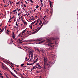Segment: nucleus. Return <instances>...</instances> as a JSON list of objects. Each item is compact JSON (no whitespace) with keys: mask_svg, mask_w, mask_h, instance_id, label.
<instances>
[{"mask_svg":"<svg viewBox=\"0 0 78 78\" xmlns=\"http://www.w3.org/2000/svg\"><path fill=\"white\" fill-rule=\"evenodd\" d=\"M46 41L48 43V46H49L51 47V49H54V45H55L54 44H56V41H54L53 42V43H51V40L50 39H46Z\"/></svg>","mask_w":78,"mask_h":78,"instance_id":"f257e3e1","label":"nucleus"},{"mask_svg":"<svg viewBox=\"0 0 78 78\" xmlns=\"http://www.w3.org/2000/svg\"><path fill=\"white\" fill-rule=\"evenodd\" d=\"M41 41V39H39L37 40H30L27 41H22V42H35V44H37V42H38V41Z\"/></svg>","mask_w":78,"mask_h":78,"instance_id":"f03ea898","label":"nucleus"},{"mask_svg":"<svg viewBox=\"0 0 78 78\" xmlns=\"http://www.w3.org/2000/svg\"><path fill=\"white\" fill-rule=\"evenodd\" d=\"M44 69H46V66H47V59H46L45 58H44Z\"/></svg>","mask_w":78,"mask_h":78,"instance_id":"7ed1b4c3","label":"nucleus"},{"mask_svg":"<svg viewBox=\"0 0 78 78\" xmlns=\"http://www.w3.org/2000/svg\"><path fill=\"white\" fill-rule=\"evenodd\" d=\"M27 30L25 29V30H23L22 32H21L20 34L18 36L19 37H20V36H21V35L23 33H25V31H26Z\"/></svg>","mask_w":78,"mask_h":78,"instance_id":"20e7f679","label":"nucleus"},{"mask_svg":"<svg viewBox=\"0 0 78 78\" xmlns=\"http://www.w3.org/2000/svg\"><path fill=\"white\" fill-rule=\"evenodd\" d=\"M47 67H48V68H50V67H51V66L49 64H47L46 66V69Z\"/></svg>","mask_w":78,"mask_h":78,"instance_id":"39448f33","label":"nucleus"},{"mask_svg":"<svg viewBox=\"0 0 78 78\" xmlns=\"http://www.w3.org/2000/svg\"><path fill=\"white\" fill-rule=\"evenodd\" d=\"M12 37L14 39H15V37H14V32L13 33L12 35Z\"/></svg>","mask_w":78,"mask_h":78,"instance_id":"423d86ee","label":"nucleus"},{"mask_svg":"<svg viewBox=\"0 0 78 78\" xmlns=\"http://www.w3.org/2000/svg\"><path fill=\"white\" fill-rule=\"evenodd\" d=\"M49 4L50 5V7H51V6L52 5V2H51V1H50V0H49Z\"/></svg>","mask_w":78,"mask_h":78,"instance_id":"0eeeda50","label":"nucleus"},{"mask_svg":"<svg viewBox=\"0 0 78 78\" xmlns=\"http://www.w3.org/2000/svg\"><path fill=\"white\" fill-rule=\"evenodd\" d=\"M30 54L31 56H32V55H33V51H30Z\"/></svg>","mask_w":78,"mask_h":78,"instance_id":"6e6552de","label":"nucleus"},{"mask_svg":"<svg viewBox=\"0 0 78 78\" xmlns=\"http://www.w3.org/2000/svg\"><path fill=\"white\" fill-rule=\"evenodd\" d=\"M5 30V27H3L1 30V31H0V33H2L3 31L4 30Z\"/></svg>","mask_w":78,"mask_h":78,"instance_id":"1a4fd4ad","label":"nucleus"},{"mask_svg":"<svg viewBox=\"0 0 78 78\" xmlns=\"http://www.w3.org/2000/svg\"><path fill=\"white\" fill-rule=\"evenodd\" d=\"M44 41H41L39 42L38 43V44H42V43H44Z\"/></svg>","mask_w":78,"mask_h":78,"instance_id":"9d476101","label":"nucleus"},{"mask_svg":"<svg viewBox=\"0 0 78 78\" xmlns=\"http://www.w3.org/2000/svg\"><path fill=\"white\" fill-rule=\"evenodd\" d=\"M33 64H34V63H30V64L28 63H27V65H28V66L33 65Z\"/></svg>","mask_w":78,"mask_h":78,"instance_id":"9b49d317","label":"nucleus"},{"mask_svg":"<svg viewBox=\"0 0 78 78\" xmlns=\"http://www.w3.org/2000/svg\"><path fill=\"white\" fill-rule=\"evenodd\" d=\"M21 37V39H25V37L24 36H23L22 35Z\"/></svg>","mask_w":78,"mask_h":78,"instance_id":"f8f14e48","label":"nucleus"},{"mask_svg":"<svg viewBox=\"0 0 78 78\" xmlns=\"http://www.w3.org/2000/svg\"><path fill=\"white\" fill-rule=\"evenodd\" d=\"M2 67L3 68V69L4 68V67H5V66L3 65V63H2Z\"/></svg>","mask_w":78,"mask_h":78,"instance_id":"ddd939ff","label":"nucleus"},{"mask_svg":"<svg viewBox=\"0 0 78 78\" xmlns=\"http://www.w3.org/2000/svg\"><path fill=\"white\" fill-rule=\"evenodd\" d=\"M31 56V58L30 59H31V60H33V55H32V56Z\"/></svg>","mask_w":78,"mask_h":78,"instance_id":"4468645a","label":"nucleus"},{"mask_svg":"<svg viewBox=\"0 0 78 78\" xmlns=\"http://www.w3.org/2000/svg\"><path fill=\"white\" fill-rule=\"evenodd\" d=\"M39 31V30H36V31H34L33 33V34H35V33H36L37 31Z\"/></svg>","mask_w":78,"mask_h":78,"instance_id":"2eb2a0df","label":"nucleus"},{"mask_svg":"<svg viewBox=\"0 0 78 78\" xmlns=\"http://www.w3.org/2000/svg\"><path fill=\"white\" fill-rule=\"evenodd\" d=\"M43 27V25H41V26L39 27V28L38 29V30H39L41 28V27Z\"/></svg>","mask_w":78,"mask_h":78,"instance_id":"dca6fc26","label":"nucleus"},{"mask_svg":"<svg viewBox=\"0 0 78 78\" xmlns=\"http://www.w3.org/2000/svg\"><path fill=\"white\" fill-rule=\"evenodd\" d=\"M19 43H20V44H22V42H21L20 40V39H19Z\"/></svg>","mask_w":78,"mask_h":78,"instance_id":"f3484780","label":"nucleus"},{"mask_svg":"<svg viewBox=\"0 0 78 78\" xmlns=\"http://www.w3.org/2000/svg\"><path fill=\"white\" fill-rule=\"evenodd\" d=\"M35 67H36V66H34V67H33L32 69L33 70H34V69H36V68H35Z\"/></svg>","mask_w":78,"mask_h":78,"instance_id":"a211bd4d","label":"nucleus"},{"mask_svg":"<svg viewBox=\"0 0 78 78\" xmlns=\"http://www.w3.org/2000/svg\"><path fill=\"white\" fill-rule=\"evenodd\" d=\"M23 66H24V64L23 63L21 65V67H22Z\"/></svg>","mask_w":78,"mask_h":78,"instance_id":"6ab92c4d","label":"nucleus"},{"mask_svg":"<svg viewBox=\"0 0 78 78\" xmlns=\"http://www.w3.org/2000/svg\"><path fill=\"white\" fill-rule=\"evenodd\" d=\"M17 11V9H16V10H13V12H14V13L15 12H16V11Z\"/></svg>","mask_w":78,"mask_h":78,"instance_id":"aec40b11","label":"nucleus"},{"mask_svg":"<svg viewBox=\"0 0 78 78\" xmlns=\"http://www.w3.org/2000/svg\"><path fill=\"white\" fill-rule=\"evenodd\" d=\"M42 56H43V58H45V56H44V54H43Z\"/></svg>","mask_w":78,"mask_h":78,"instance_id":"412c9836","label":"nucleus"},{"mask_svg":"<svg viewBox=\"0 0 78 78\" xmlns=\"http://www.w3.org/2000/svg\"><path fill=\"white\" fill-rule=\"evenodd\" d=\"M36 22V21H35L34 22H33L32 23V24H34L35 23V22Z\"/></svg>","mask_w":78,"mask_h":78,"instance_id":"4be33fe9","label":"nucleus"},{"mask_svg":"<svg viewBox=\"0 0 78 78\" xmlns=\"http://www.w3.org/2000/svg\"><path fill=\"white\" fill-rule=\"evenodd\" d=\"M39 8V5H37V6L36 7V8L37 9L38 8Z\"/></svg>","mask_w":78,"mask_h":78,"instance_id":"5701e85b","label":"nucleus"},{"mask_svg":"<svg viewBox=\"0 0 78 78\" xmlns=\"http://www.w3.org/2000/svg\"><path fill=\"white\" fill-rule=\"evenodd\" d=\"M38 67H39L40 68H41V66H40V65H37Z\"/></svg>","mask_w":78,"mask_h":78,"instance_id":"b1692460","label":"nucleus"},{"mask_svg":"<svg viewBox=\"0 0 78 78\" xmlns=\"http://www.w3.org/2000/svg\"><path fill=\"white\" fill-rule=\"evenodd\" d=\"M3 69L5 70V69H7V68L5 66H4V68Z\"/></svg>","mask_w":78,"mask_h":78,"instance_id":"393cba45","label":"nucleus"},{"mask_svg":"<svg viewBox=\"0 0 78 78\" xmlns=\"http://www.w3.org/2000/svg\"><path fill=\"white\" fill-rule=\"evenodd\" d=\"M16 4H17V5H19V4H20V2H16Z\"/></svg>","mask_w":78,"mask_h":78,"instance_id":"a878e982","label":"nucleus"},{"mask_svg":"<svg viewBox=\"0 0 78 78\" xmlns=\"http://www.w3.org/2000/svg\"><path fill=\"white\" fill-rule=\"evenodd\" d=\"M49 63H50L51 64H53V63L52 62H49Z\"/></svg>","mask_w":78,"mask_h":78,"instance_id":"bb28decb","label":"nucleus"},{"mask_svg":"<svg viewBox=\"0 0 78 78\" xmlns=\"http://www.w3.org/2000/svg\"><path fill=\"white\" fill-rule=\"evenodd\" d=\"M16 24L17 27H18V24H17V22H16Z\"/></svg>","mask_w":78,"mask_h":78,"instance_id":"cd10ccee","label":"nucleus"},{"mask_svg":"<svg viewBox=\"0 0 78 78\" xmlns=\"http://www.w3.org/2000/svg\"><path fill=\"white\" fill-rule=\"evenodd\" d=\"M12 19H13V17H12V18L10 19L9 20V21H10V20H11Z\"/></svg>","mask_w":78,"mask_h":78,"instance_id":"c85d7f7f","label":"nucleus"},{"mask_svg":"<svg viewBox=\"0 0 78 78\" xmlns=\"http://www.w3.org/2000/svg\"><path fill=\"white\" fill-rule=\"evenodd\" d=\"M30 28H31V29H32V28H33L32 26H30Z\"/></svg>","mask_w":78,"mask_h":78,"instance_id":"c756f323","label":"nucleus"},{"mask_svg":"<svg viewBox=\"0 0 78 78\" xmlns=\"http://www.w3.org/2000/svg\"><path fill=\"white\" fill-rule=\"evenodd\" d=\"M36 62H37V61H36H36H34V63H36Z\"/></svg>","mask_w":78,"mask_h":78,"instance_id":"7c9ffc66","label":"nucleus"},{"mask_svg":"<svg viewBox=\"0 0 78 78\" xmlns=\"http://www.w3.org/2000/svg\"><path fill=\"white\" fill-rule=\"evenodd\" d=\"M30 0L31 3H33V1L32 0Z\"/></svg>","mask_w":78,"mask_h":78,"instance_id":"2f4dec72","label":"nucleus"},{"mask_svg":"<svg viewBox=\"0 0 78 78\" xmlns=\"http://www.w3.org/2000/svg\"><path fill=\"white\" fill-rule=\"evenodd\" d=\"M16 30H17L18 31L19 30V29H18V27H17L16 28Z\"/></svg>","mask_w":78,"mask_h":78,"instance_id":"473e14b6","label":"nucleus"},{"mask_svg":"<svg viewBox=\"0 0 78 78\" xmlns=\"http://www.w3.org/2000/svg\"><path fill=\"white\" fill-rule=\"evenodd\" d=\"M41 6H43V4L42 3V2H41Z\"/></svg>","mask_w":78,"mask_h":78,"instance_id":"72a5a7b5","label":"nucleus"},{"mask_svg":"<svg viewBox=\"0 0 78 78\" xmlns=\"http://www.w3.org/2000/svg\"><path fill=\"white\" fill-rule=\"evenodd\" d=\"M7 32H9V33H10V32L9 31V30H7Z\"/></svg>","mask_w":78,"mask_h":78,"instance_id":"f704fd0d","label":"nucleus"},{"mask_svg":"<svg viewBox=\"0 0 78 78\" xmlns=\"http://www.w3.org/2000/svg\"><path fill=\"white\" fill-rule=\"evenodd\" d=\"M24 23L25 25H27V23H26V22H24Z\"/></svg>","mask_w":78,"mask_h":78,"instance_id":"c9c22d12","label":"nucleus"},{"mask_svg":"<svg viewBox=\"0 0 78 78\" xmlns=\"http://www.w3.org/2000/svg\"><path fill=\"white\" fill-rule=\"evenodd\" d=\"M19 69L18 68L16 69V70H17L18 71H19Z\"/></svg>","mask_w":78,"mask_h":78,"instance_id":"e433bc0d","label":"nucleus"},{"mask_svg":"<svg viewBox=\"0 0 78 78\" xmlns=\"http://www.w3.org/2000/svg\"><path fill=\"white\" fill-rule=\"evenodd\" d=\"M2 75V74L0 73V76L1 77Z\"/></svg>","mask_w":78,"mask_h":78,"instance_id":"4c0bfd02","label":"nucleus"},{"mask_svg":"<svg viewBox=\"0 0 78 78\" xmlns=\"http://www.w3.org/2000/svg\"><path fill=\"white\" fill-rule=\"evenodd\" d=\"M16 74H18V73H17V71H15Z\"/></svg>","mask_w":78,"mask_h":78,"instance_id":"58836bf2","label":"nucleus"},{"mask_svg":"<svg viewBox=\"0 0 78 78\" xmlns=\"http://www.w3.org/2000/svg\"><path fill=\"white\" fill-rule=\"evenodd\" d=\"M16 28H17V27L16 26H15L14 27V28H15V30H16Z\"/></svg>","mask_w":78,"mask_h":78,"instance_id":"ea45409f","label":"nucleus"},{"mask_svg":"<svg viewBox=\"0 0 78 78\" xmlns=\"http://www.w3.org/2000/svg\"><path fill=\"white\" fill-rule=\"evenodd\" d=\"M36 73H39V72L38 71H37L36 72Z\"/></svg>","mask_w":78,"mask_h":78,"instance_id":"a19ab883","label":"nucleus"},{"mask_svg":"<svg viewBox=\"0 0 78 78\" xmlns=\"http://www.w3.org/2000/svg\"><path fill=\"white\" fill-rule=\"evenodd\" d=\"M24 7H27V6H26V5H25V4H24Z\"/></svg>","mask_w":78,"mask_h":78,"instance_id":"79ce46f5","label":"nucleus"},{"mask_svg":"<svg viewBox=\"0 0 78 78\" xmlns=\"http://www.w3.org/2000/svg\"><path fill=\"white\" fill-rule=\"evenodd\" d=\"M41 24H42V23H41V22L39 24V25H41Z\"/></svg>","mask_w":78,"mask_h":78,"instance_id":"37998d69","label":"nucleus"},{"mask_svg":"<svg viewBox=\"0 0 78 78\" xmlns=\"http://www.w3.org/2000/svg\"><path fill=\"white\" fill-rule=\"evenodd\" d=\"M20 18H21L20 16H19V18L20 19Z\"/></svg>","mask_w":78,"mask_h":78,"instance_id":"c03bdc74","label":"nucleus"},{"mask_svg":"<svg viewBox=\"0 0 78 78\" xmlns=\"http://www.w3.org/2000/svg\"><path fill=\"white\" fill-rule=\"evenodd\" d=\"M9 2H10V1H9V4L8 5H9Z\"/></svg>","mask_w":78,"mask_h":78,"instance_id":"a18cd8bd","label":"nucleus"},{"mask_svg":"<svg viewBox=\"0 0 78 78\" xmlns=\"http://www.w3.org/2000/svg\"><path fill=\"white\" fill-rule=\"evenodd\" d=\"M36 58H37L36 56H35V57L34 58V59H35Z\"/></svg>","mask_w":78,"mask_h":78,"instance_id":"49530a36","label":"nucleus"},{"mask_svg":"<svg viewBox=\"0 0 78 78\" xmlns=\"http://www.w3.org/2000/svg\"><path fill=\"white\" fill-rule=\"evenodd\" d=\"M25 3H26V4H28V2H27L26 1H25Z\"/></svg>","mask_w":78,"mask_h":78,"instance_id":"de8ad7c7","label":"nucleus"},{"mask_svg":"<svg viewBox=\"0 0 78 78\" xmlns=\"http://www.w3.org/2000/svg\"><path fill=\"white\" fill-rule=\"evenodd\" d=\"M38 58H37L36 59V61H38Z\"/></svg>","mask_w":78,"mask_h":78,"instance_id":"09e8293b","label":"nucleus"},{"mask_svg":"<svg viewBox=\"0 0 78 78\" xmlns=\"http://www.w3.org/2000/svg\"><path fill=\"white\" fill-rule=\"evenodd\" d=\"M41 8H42V7H41L40 8V9L41 11H42V9H41Z\"/></svg>","mask_w":78,"mask_h":78,"instance_id":"8fccbe9b","label":"nucleus"},{"mask_svg":"<svg viewBox=\"0 0 78 78\" xmlns=\"http://www.w3.org/2000/svg\"><path fill=\"white\" fill-rule=\"evenodd\" d=\"M37 50H38L39 52H40V51L38 49H37Z\"/></svg>","mask_w":78,"mask_h":78,"instance_id":"3c124183","label":"nucleus"},{"mask_svg":"<svg viewBox=\"0 0 78 78\" xmlns=\"http://www.w3.org/2000/svg\"><path fill=\"white\" fill-rule=\"evenodd\" d=\"M8 6V5H4V7H6Z\"/></svg>","mask_w":78,"mask_h":78,"instance_id":"603ef678","label":"nucleus"},{"mask_svg":"<svg viewBox=\"0 0 78 78\" xmlns=\"http://www.w3.org/2000/svg\"><path fill=\"white\" fill-rule=\"evenodd\" d=\"M6 33H7V34H9V33H8V32H6Z\"/></svg>","mask_w":78,"mask_h":78,"instance_id":"864d4df0","label":"nucleus"},{"mask_svg":"<svg viewBox=\"0 0 78 78\" xmlns=\"http://www.w3.org/2000/svg\"><path fill=\"white\" fill-rule=\"evenodd\" d=\"M31 20H34V18H32V19H31Z\"/></svg>","mask_w":78,"mask_h":78,"instance_id":"5fc2aeb1","label":"nucleus"},{"mask_svg":"<svg viewBox=\"0 0 78 78\" xmlns=\"http://www.w3.org/2000/svg\"><path fill=\"white\" fill-rule=\"evenodd\" d=\"M20 9H19L18 10V12H19V11H20Z\"/></svg>","mask_w":78,"mask_h":78,"instance_id":"6e6d98bb","label":"nucleus"},{"mask_svg":"<svg viewBox=\"0 0 78 78\" xmlns=\"http://www.w3.org/2000/svg\"><path fill=\"white\" fill-rule=\"evenodd\" d=\"M1 78H3V76H1Z\"/></svg>","mask_w":78,"mask_h":78,"instance_id":"4d7b16f0","label":"nucleus"},{"mask_svg":"<svg viewBox=\"0 0 78 78\" xmlns=\"http://www.w3.org/2000/svg\"><path fill=\"white\" fill-rule=\"evenodd\" d=\"M3 2H4V3H5V0H3Z\"/></svg>","mask_w":78,"mask_h":78,"instance_id":"13d9d810","label":"nucleus"},{"mask_svg":"<svg viewBox=\"0 0 78 78\" xmlns=\"http://www.w3.org/2000/svg\"><path fill=\"white\" fill-rule=\"evenodd\" d=\"M14 70V72H16V69H14L13 68Z\"/></svg>","mask_w":78,"mask_h":78,"instance_id":"bf43d9fd","label":"nucleus"},{"mask_svg":"<svg viewBox=\"0 0 78 78\" xmlns=\"http://www.w3.org/2000/svg\"><path fill=\"white\" fill-rule=\"evenodd\" d=\"M35 69H36V68H38V67L35 66Z\"/></svg>","mask_w":78,"mask_h":78,"instance_id":"052dcab7","label":"nucleus"},{"mask_svg":"<svg viewBox=\"0 0 78 78\" xmlns=\"http://www.w3.org/2000/svg\"><path fill=\"white\" fill-rule=\"evenodd\" d=\"M31 61H32V60H31V59H30L29 60L30 62Z\"/></svg>","mask_w":78,"mask_h":78,"instance_id":"680f3d73","label":"nucleus"},{"mask_svg":"<svg viewBox=\"0 0 78 78\" xmlns=\"http://www.w3.org/2000/svg\"><path fill=\"white\" fill-rule=\"evenodd\" d=\"M41 2H43V1H42V0H41Z\"/></svg>","mask_w":78,"mask_h":78,"instance_id":"e2e57ef3","label":"nucleus"},{"mask_svg":"<svg viewBox=\"0 0 78 78\" xmlns=\"http://www.w3.org/2000/svg\"><path fill=\"white\" fill-rule=\"evenodd\" d=\"M10 73H12L11 71H10Z\"/></svg>","mask_w":78,"mask_h":78,"instance_id":"0e129e2a","label":"nucleus"},{"mask_svg":"<svg viewBox=\"0 0 78 78\" xmlns=\"http://www.w3.org/2000/svg\"><path fill=\"white\" fill-rule=\"evenodd\" d=\"M39 65V63H37V64H36V65H37V66H38V65Z\"/></svg>","mask_w":78,"mask_h":78,"instance_id":"69168bd1","label":"nucleus"},{"mask_svg":"<svg viewBox=\"0 0 78 78\" xmlns=\"http://www.w3.org/2000/svg\"><path fill=\"white\" fill-rule=\"evenodd\" d=\"M36 9H34V11H36Z\"/></svg>","mask_w":78,"mask_h":78,"instance_id":"338daca9","label":"nucleus"},{"mask_svg":"<svg viewBox=\"0 0 78 78\" xmlns=\"http://www.w3.org/2000/svg\"><path fill=\"white\" fill-rule=\"evenodd\" d=\"M6 78H9V77L8 76H6Z\"/></svg>","mask_w":78,"mask_h":78,"instance_id":"774afa93","label":"nucleus"}]
</instances>
